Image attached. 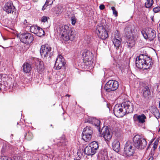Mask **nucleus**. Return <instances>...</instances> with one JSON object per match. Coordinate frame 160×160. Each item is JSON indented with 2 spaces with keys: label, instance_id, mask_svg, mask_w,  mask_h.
Segmentation results:
<instances>
[{
  "label": "nucleus",
  "instance_id": "obj_1",
  "mask_svg": "<svg viewBox=\"0 0 160 160\" xmlns=\"http://www.w3.org/2000/svg\"><path fill=\"white\" fill-rule=\"evenodd\" d=\"M58 32L59 33V37L62 42H67L69 40L72 41L74 39V32L68 25L60 27Z\"/></svg>",
  "mask_w": 160,
  "mask_h": 160
},
{
  "label": "nucleus",
  "instance_id": "obj_2",
  "mask_svg": "<svg viewBox=\"0 0 160 160\" xmlns=\"http://www.w3.org/2000/svg\"><path fill=\"white\" fill-rule=\"evenodd\" d=\"M152 64V59L148 56L140 54L136 58V65L139 68L148 69L150 68Z\"/></svg>",
  "mask_w": 160,
  "mask_h": 160
},
{
  "label": "nucleus",
  "instance_id": "obj_3",
  "mask_svg": "<svg viewBox=\"0 0 160 160\" xmlns=\"http://www.w3.org/2000/svg\"><path fill=\"white\" fill-rule=\"evenodd\" d=\"M107 27L106 25L103 23L97 25L96 32L99 38L105 40L108 37V35L107 31Z\"/></svg>",
  "mask_w": 160,
  "mask_h": 160
},
{
  "label": "nucleus",
  "instance_id": "obj_4",
  "mask_svg": "<svg viewBox=\"0 0 160 160\" xmlns=\"http://www.w3.org/2000/svg\"><path fill=\"white\" fill-rule=\"evenodd\" d=\"M133 140L134 147L138 149H143L147 144L146 140L140 135H137L134 136Z\"/></svg>",
  "mask_w": 160,
  "mask_h": 160
},
{
  "label": "nucleus",
  "instance_id": "obj_5",
  "mask_svg": "<svg viewBox=\"0 0 160 160\" xmlns=\"http://www.w3.org/2000/svg\"><path fill=\"white\" fill-rule=\"evenodd\" d=\"M142 35L145 39H148L150 41H153L156 37V32L151 28H148L145 31L141 32Z\"/></svg>",
  "mask_w": 160,
  "mask_h": 160
},
{
  "label": "nucleus",
  "instance_id": "obj_6",
  "mask_svg": "<svg viewBox=\"0 0 160 160\" xmlns=\"http://www.w3.org/2000/svg\"><path fill=\"white\" fill-rule=\"evenodd\" d=\"M93 130L90 126H86L83 129L82 132V139L85 142H88L91 139Z\"/></svg>",
  "mask_w": 160,
  "mask_h": 160
},
{
  "label": "nucleus",
  "instance_id": "obj_7",
  "mask_svg": "<svg viewBox=\"0 0 160 160\" xmlns=\"http://www.w3.org/2000/svg\"><path fill=\"white\" fill-rule=\"evenodd\" d=\"M20 41L26 44L31 43L33 40V36L29 33H21L18 35Z\"/></svg>",
  "mask_w": 160,
  "mask_h": 160
},
{
  "label": "nucleus",
  "instance_id": "obj_8",
  "mask_svg": "<svg viewBox=\"0 0 160 160\" xmlns=\"http://www.w3.org/2000/svg\"><path fill=\"white\" fill-rule=\"evenodd\" d=\"M118 86V83L117 81L111 80L106 84L104 89L106 91L109 92L116 90Z\"/></svg>",
  "mask_w": 160,
  "mask_h": 160
},
{
  "label": "nucleus",
  "instance_id": "obj_9",
  "mask_svg": "<svg viewBox=\"0 0 160 160\" xmlns=\"http://www.w3.org/2000/svg\"><path fill=\"white\" fill-rule=\"evenodd\" d=\"M51 48L48 44L42 45L40 50V53L42 57L44 58H50L51 56Z\"/></svg>",
  "mask_w": 160,
  "mask_h": 160
},
{
  "label": "nucleus",
  "instance_id": "obj_10",
  "mask_svg": "<svg viewBox=\"0 0 160 160\" xmlns=\"http://www.w3.org/2000/svg\"><path fill=\"white\" fill-rule=\"evenodd\" d=\"M102 136L103 137L105 140L107 142H109L112 135V132L111 129L107 126H104L102 128Z\"/></svg>",
  "mask_w": 160,
  "mask_h": 160
},
{
  "label": "nucleus",
  "instance_id": "obj_11",
  "mask_svg": "<svg viewBox=\"0 0 160 160\" xmlns=\"http://www.w3.org/2000/svg\"><path fill=\"white\" fill-rule=\"evenodd\" d=\"M134 152V148L132 146L131 143L128 141L126 143L124 148V154L126 156H132Z\"/></svg>",
  "mask_w": 160,
  "mask_h": 160
},
{
  "label": "nucleus",
  "instance_id": "obj_12",
  "mask_svg": "<svg viewBox=\"0 0 160 160\" xmlns=\"http://www.w3.org/2000/svg\"><path fill=\"white\" fill-rule=\"evenodd\" d=\"M113 112L115 115L118 117H122L125 115L122 103L116 105L114 107Z\"/></svg>",
  "mask_w": 160,
  "mask_h": 160
},
{
  "label": "nucleus",
  "instance_id": "obj_13",
  "mask_svg": "<svg viewBox=\"0 0 160 160\" xmlns=\"http://www.w3.org/2000/svg\"><path fill=\"white\" fill-rule=\"evenodd\" d=\"M124 110L125 114L132 112L133 111V104L130 101H127L122 103Z\"/></svg>",
  "mask_w": 160,
  "mask_h": 160
},
{
  "label": "nucleus",
  "instance_id": "obj_14",
  "mask_svg": "<svg viewBox=\"0 0 160 160\" xmlns=\"http://www.w3.org/2000/svg\"><path fill=\"white\" fill-rule=\"evenodd\" d=\"M64 59L62 56L61 55H58L56 60L55 67L57 69H60L65 65Z\"/></svg>",
  "mask_w": 160,
  "mask_h": 160
},
{
  "label": "nucleus",
  "instance_id": "obj_15",
  "mask_svg": "<svg viewBox=\"0 0 160 160\" xmlns=\"http://www.w3.org/2000/svg\"><path fill=\"white\" fill-rule=\"evenodd\" d=\"M3 10L8 13H12L15 11V8L11 2H8L5 4Z\"/></svg>",
  "mask_w": 160,
  "mask_h": 160
},
{
  "label": "nucleus",
  "instance_id": "obj_16",
  "mask_svg": "<svg viewBox=\"0 0 160 160\" xmlns=\"http://www.w3.org/2000/svg\"><path fill=\"white\" fill-rule=\"evenodd\" d=\"M85 122H89L91 123L92 124L94 125L95 127H96L98 130L100 132V121L96 119V118L93 117H90L89 118L88 120H85Z\"/></svg>",
  "mask_w": 160,
  "mask_h": 160
},
{
  "label": "nucleus",
  "instance_id": "obj_17",
  "mask_svg": "<svg viewBox=\"0 0 160 160\" xmlns=\"http://www.w3.org/2000/svg\"><path fill=\"white\" fill-rule=\"evenodd\" d=\"M82 55L83 60L86 62H91L92 59V53L89 51L84 50L82 53Z\"/></svg>",
  "mask_w": 160,
  "mask_h": 160
},
{
  "label": "nucleus",
  "instance_id": "obj_18",
  "mask_svg": "<svg viewBox=\"0 0 160 160\" xmlns=\"http://www.w3.org/2000/svg\"><path fill=\"white\" fill-rule=\"evenodd\" d=\"M146 118V116L144 114H142L140 115L135 114L133 117L134 121L140 124L144 123L145 122Z\"/></svg>",
  "mask_w": 160,
  "mask_h": 160
},
{
  "label": "nucleus",
  "instance_id": "obj_19",
  "mask_svg": "<svg viewBox=\"0 0 160 160\" xmlns=\"http://www.w3.org/2000/svg\"><path fill=\"white\" fill-rule=\"evenodd\" d=\"M121 40L119 37V33L118 31L115 32L114 37L113 39L112 42L115 47L117 49H118L120 45L121 44Z\"/></svg>",
  "mask_w": 160,
  "mask_h": 160
},
{
  "label": "nucleus",
  "instance_id": "obj_20",
  "mask_svg": "<svg viewBox=\"0 0 160 160\" xmlns=\"http://www.w3.org/2000/svg\"><path fill=\"white\" fill-rule=\"evenodd\" d=\"M32 63L35 64L37 68L39 70H42L43 68V63L40 59L36 58H33Z\"/></svg>",
  "mask_w": 160,
  "mask_h": 160
},
{
  "label": "nucleus",
  "instance_id": "obj_21",
  "mask_svg": "<svg viewBox=\"0 0 160 160\" xmlns=\"http://www.w3.org/2000/svg\"><path fill=\"white\" fill-rule=\"evenodd\" d=\"M142 95L145 98L148 99L151 97V93L148 87H144L142 90Z\"/></svg>",
  "mask_w": 160,
  "mask_h": 160
},
{
  "label": "nucleus",
  "instance_id": "obj_22",
  "mask_svg": "<svg viewBox=\"0 0 160 160\" xmlns=\"http://www.w3.org/2000/svg\"><path fill=\"white\" fill-rule=\"evenodd\" d=\"M112 146L113 150L117 152H118L120 150V142L117 139L113 141Z\"/></svg>",
  "mask_w": 160,
  "mask_h": 160
},
{
  "label": "nucleus",
  "instance_id": "obj_23",
  "mask_svg": "<svg viewBox=\"0 0 160 160\" xmlns=\"http://www.w3.org/2000/svg\"><path fill=\"white\" fill-rule=\"evenodd\" d=\"M84 153L88 155H92L94 154L96 152L89 146L86 147L84 150Z\"/></svg>",
  "mask_w": 160,
  "mask_h": 160
},
{
  "label": "nucleus",
  "instance_id": "obj_24",
  "mask_svg": "<svg viewBox=\"0 0 160 160\" xmlns=\"http://www.w3.org/2000/svg\"><path fill=\"white\" fill-rule=\"evenodd\" d=\"M22 70L25 72H29L32 69L31 65L28 63H24L22 65Z\"/></svg>",
  "mask_w": 160,
  "mask_h": 160
},
{
  "label": "nucleus",
  "instance_id": "obj_25",
  "mask_svg": "<svg viewBox=\"0 0 160 160\" xmlns=\"http://www.w3.org/2000/svg\"><path fill=\"white\" fill-rule=\"evenodd\" d=\"M92 149L96 152L98 148V142L95 141H93L90 143L89 145Z\"/></svg>",
  "mask_w": 160,
  "mask_h": 160
},
{
  "label": "nucleus",
  "instance_id": "obj_26",
  "mask_svg": "<svg viewBox=\"0 0 160 160\" xmlns=\"http://www.w3.org/2000/svg\"><path fill=\"white\" fill-rule=\"evenodd\" d=\"M152 114L157 119L160 117V114L158 110L156 108H154L152 110Z\"/></svg>",
  "mask_w": 160,
  "mask_h": 160
},
{
  "label": "nucleus",
  "instance_id": "obj_27",
  "mask_svg": "<svg viewBox=\"0 0 160 160\" xmlns=\"http://www.w3.org/2000/svg\"><path fill=\"white\" fill-rule=\"evenodd\" d=\"M126 36L128 38H130L132 35V30L129 28H126L125 30Z\"/></svg>",
  "mask_w": 160,
  "mask_h": 160
},
{
  "label": "nucleus",
  "instance_id": "obj_28",
  "mask_svg": "<svg viewBox=\"0 0 160 160\" xmlns=\"http://www.w3.org/2000/svg\"><path fill=\"white\" fill-rule=\"evenodd\" d=\"M35 34L40 37L44 35V32L43 29L39 27L38 31H37V33Z\"/></svg>",
  "mask_w": 160,
  "mask_h": 160
},
{
  "label": "nucleus",
  "instance_id": "obj_29",
  "mask_svg": "<svg viewBox=\"0 0 160 160\" xmlns=\"http://www.w3.org/2000/svg\"><path fill=\"white\" fill-rule=\"evenodd\" d=\"M145 3V6L146 8L151 7L153 3V0H147Z\"/></svg>",
  "mask_w": 160,
  "mask_h": 160
},
{
  "label": "nucleus",
  "instance_id": "obj_30",
  "mask_svg": "<svg viewBox=\"0 0 160 160\" xmlns=\"http://www.w3.org/2000/svg\"><path fill=\"white\" fill-rule=\"evenodd\" d=\"M38 28L39 27L37 26H32L30 28V31L31 32L36 34L37 31H38Z\"/></svg>",
  "mask_w": 160,
  "mask_h": 160
},
{
  "label": "nucleus",
  "instance_id": "obj_31",
  "mask_svg": "<svg viewBox=\"0 0 160 160\" xmlns=\"http://www.w3.org/2000/svg\"><path fill=\"white\" fill-rule=\"evenodd\" d=\"M63 11V8H62V6L60 5L58 6L57 7V8L56 9L55 13L57 14H61Z\"/></svg>",
  "mask_w": 160,
  "mask_h": 160
},
{
  "label": "nucleus",
  "instance_id": "obj_32",
  "mask_svg": "<svg viewBox=\"0 0 160 160\" xmlns=\"http://www.w3.org/2000/svg\"><path fill=\"white\" fill-rule=\"evenodd\" d=\"M25 137L28 140H31L33 137L32 133L31 132H28V133L26 134Z\"/></svg>",
  "mask_w": 160,
  "mask_h": 160
},
{
  "label": "nucleus",
  "instance_id": "obj_33",
  "mask_svg": "<svg viewBox=\"0 0 160 160\" xmlns=\"http://www.w3.org/2000/svg\"><path fill=\"white\" fill-rule=\"evenodd\" d=\"M6 78V75L4 74H0V82L3 83L5 80Z\"/></svg>",
  "mask_w": 160,
  "mask_h": 160
},
{
  "label": "nucleus",
  "instance_id": "obj_34",
  "mask_svg": "<svg viewBox=\"0 0 160 160\" xmlns=\"http://www.w3.org/2000/svg\"><path fill=\"white\" fill-rule=\"evenodd\" d=\"M128 46L129 48H132L135 44V40L134 39L132 40L131 41H130V39L128 42Z\"/></svg>",
  "mask_w": 160,
  "mask_h": 160
},
{
  "label": "nucleus",
  "instance_id": "obj_35",
  "mask_svg": "<svg viewBox=\"0 0 160 160\" xmlns=\"http://www.w3.org/2000/svg\"><path fill=\"white\" fill-rule=\"evenodd\" d=\"M71 20L72 21V24L73 25H74L76 22V19L75 16H73L71 17Z\"/></svg>",
  "mask_w": 160,
  "mask_h": 160
},
{
  "label": "nucleus",
  "instance_id": "obj_36",
  "mask_svg": "<svg viewBox=\"0 0 160 160\" xmlns=\"http://www.w3.org/2000/svg\"><path fill=\"white\" fill-rule=\"evenodd\" d=\"M0 160H12V159L6 156H0Z\"/></svg>",
  "mask_w": 160,
  "mask_h": 160
},
{
  "label": "nucleus",
  "instance_id": "obj_37",
  "mask_svg": "<svg viewBox=\"0 0 160 160\" xmlns=\"http://www.w3.org/2000/svg\"><path fill=\"white\" fill-rule=\"evenodd\" d=\"M54 1V0H47L45 4H46L47 6L51 5L53 3Z\"/></svg>",
  "mask_w": 160,
  "mask_h": 160
},
{
  "label": "nucleus",
  "instance_id": "obj_38",
  "mask_svg": "<svg viewBox=\"0 0 160 160\" xmlns=\"http://www.w3.org/2000/svg\"><path fill=\"white\" fill-rule=\"evenodd\" d=\"M112 9L113 11V13L115 15L116 17H117L118 15V12L116 10L115 8L114 7H112L111 8Z\"/></svg>",
  "mask_w": 160,
  "mask_h": 160
},
{
  "label": "nucleus",
  "instance_id": "obj_39",
  "mask_svg": "<svg viewBox=\"0 0 160 160\" xmlns=\"http://www.w3.org/2000/svg\"><path fill=\"white\" fill-rule=\"evenodd\" d=\"M153 11L155 13H157L160 11V7L158 6L153 8Z\"/></svg>",
  "mask_w": 160,
  "mask_h": 160
},
{
  "label": "nucleus",
  "instance_id": "obj_40",
  "mask_svg": "<svg viewBox=\"0 0 160 160\" xmlns=\"http://www.w3.org/2000/svg\"><path fill=\"white\" fill-rule=\"evenodd\" d=\"M48 17L46 16H43L42 18V21L43 22H45L47 21Z\"/></svg>",
  "mask_w": 160,
  "mask_h": 160
},
{
  "label": "nucleus",
  "instance_id": "obj_41",
  "mask_svg": "<svg viewBox=\"0 0 160 160\" xmlns=\"http://www.w3.org/2000/svg\"><path fill=\"white\" fill-rule=\"evenodd\" d=\"M5 86L3 84V83L0 82V90L5 88Z\"/></svg>",
  "mask_w": 160,
  "mask_h": 160
},
{
  "label": "nucleus",
  "instance_id": "obj_42",
  "mask_svg": "<svg viewBox=\"0 0 160 160\" xmlns=\"http://www.w3.org/2000/svg\"><path fill=\"white\" fill-rule=\"evenodd\" d=\"M105 8V6L103 4H101L99 6V8L100 10H103Z\"/></svg>",
  "mask_w": 160,
  "mask_h": 160
},
{
  "label": "nucleus",
  "instance_id": "obj_43",
  "mask_svg": "<svg viewBox=\"0 0 160 160\" xmlns=\"http://www.w3.org/2000/svg\"><path fill=\"white\" fill-rule=\"evenodd\" d=\"M47 5H46V4H45L43 6L42 8V10H44L46 8V7H47Z\"/></svg>",
  "mask_w": 160,
  "mask_h": 160
},
{
  "label": "nucleus",
  "instance_id": "obj_44",
  "mask_svg": "<svg viewBox=\"0 0 160 160\" xmlns=\"http://www.w3.org/2000/svg\"><path fill=\"white\" fill-rule=\"evenodd\" d=\"M153 160V157H150L148 159V160Z\"/></svg>",
  "mask_w": 160,
  "mask_h": 160
},
{
  "label": "nucleus",
  "instance_id": "obj_45",
  "mask_svg": "<svg viewBox=\"0 0 160 160\" xmlns=\"http://www.w3.org/2000/svg\"><path fill=\"white\" fill-rule=\"evenodd\" d=\"M27 23V21L26 20H25L23 21V23L24 24H25L26 23Z\"/></svg>",
  "mask_w": 160,
  "mask_h": 160
},
{
  "label": "nucleus",
  "instance_id": "obj_46",
  "mask_svg": "<svg viewBox=\"0 0 160 160\" xmlns=\"http://www.w3.org/2000/svg\"><path fill=\"white\" fill-rule=\"evenodd\" d=\"M158 40L160 42V34L158 35Z\"/></svg>",
  "mask_w": 160,
  "mask_h": 160
},
{
  "label": "nucleus",
  "instance_id": "obj_47",
  "mask_svg": "<svg viewBox=\"0 0 160 160\" xmlns=\"http://www.w3.org/2000/svg\"><path fill=\"white\" fill-rule=\"evenodd\" d=\"M66 96H67V97H69L70 96V95L69 94H67L66 95Z\"/></svg>",
  "mask_w": 160,
  "mask_h": 160
},
{
  "label": "nucleus",
  "instance_id": "obj_48",
  "mask_svg": "<svg viewBox=\"0 0 160 160\" xmlns=\"http://www.w3.org/2000/svg\"><path fill=\"white\" fill-rule=\"evenodd\" d=\"M158 28L159 29V30H160V23L159 24V27H158Z\"/></svg>",
  "mask_w": 160,
  "mask_h": 160
},
{
  "label": "nucleus",
  "instance_id": "obj_49",
  "mask_svg": "<svg viewBox=\"0 0 160 160\" xmlns=\"http://www.w3.org/2000/svg\"><path fill=\"white\" fill-rule=\"evenodd\" d=\"M74 160H81L79 159H74Z\"/></svg>",
  "mask_w": 160,
  "mask_h": 160
},
{
  "label": "nucleus",
  "instance_id": "obj_50",
  "mask_svg": "<svg viewBox=\"0 0 160 160\" xmlns=\"http://www.w3.org/2000/svg\"><path fill=\"white\" fill-rule=\"evenodd\" d=\"M60 143H61V142H61V141H60Z\"/></svg>",
  "mask_w": 160,
  "mask_h": 160
}]
</instances>
